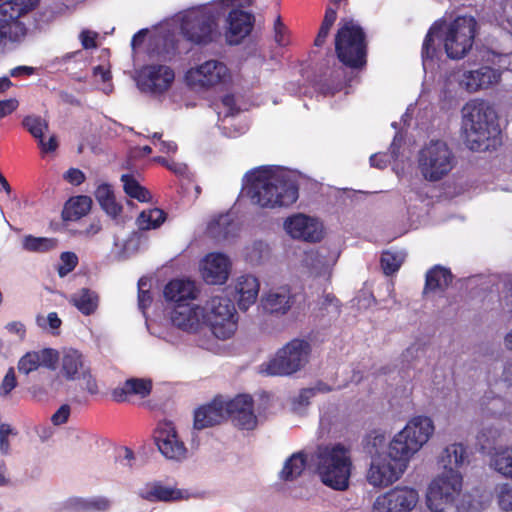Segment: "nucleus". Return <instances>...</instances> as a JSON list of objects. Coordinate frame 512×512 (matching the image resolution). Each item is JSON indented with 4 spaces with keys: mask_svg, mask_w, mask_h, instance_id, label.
<instances>
[{
    "mask_svg": "<svg viewBox=\"0 0 512 512\" xmlns=\"http://www.w3.org/2000/svg\"><path fill=\"white\" fill-rule=\"evenodd\" d=\"M92 199L86 195L71 197L64 205L62 216L65 221L75 222L89 213Z\"/></svg>",
    "mask_w": 512,
    "mask_h": 512,
    "instance_id": "nucleus-31",
    "label": "nucleus"
},
{
    "mask_svg": "<svg viewBox=\"0 0 512 512\" xmlns=\"http://www.w3.org/2000/svg\"><path fill=\"white\" fill-rule=\"evenodd\" d=\"M245 192L252 205L264 209L286 207L298 199L292 174L280 167H262L246 175Z\"/></svg>",
    "mask_w": 512,
    "mask_h": 512,
    "instance_id": "nucleus-2",
    "label": "nucleus"
},
{
    "mask_svg": "<svg viewBox=\"0 0 512 512\" xmlns=\"http://www.w3.org/2000/svg\"><path fill=\"white\" fill-rule=\"evenodd\" d=\"M59 360V353L53 348H43L26 352L18 361L17 369L20 374L29 375L40 368L54 370Z\"/></svg>",
    "mask_w": 512,
    "mask_h": 512,
    "instance_id": "nucleus-19",
    "label": "nucleus"
},
{
    "mask_svg": "<svg viewBox=\"0 0 512 512\" xmlns=\"http://www.w3.org/2000/svg\"><path fill=\"white\" fill-rule=\"evenodd\" d=\"M253 26V16L247 12L233 9L228 17L227 42L236 45L245 38Z\"/></svg>",
    "mask_w": 512,
    "mask_h": 512,
    "instance_id": "nucleus-24",
    "label": "nucleus"
},
{
    "mask_svg": "<svg viewBox=\"0 0 512 512\" xmlns=\"http://www.w3.org/2000/svg\"><path fill=\"white\" fill-rule=\"evenodd\" d=\"M274 40L280 46L288 44L287 28L278 16L274 22Z\"/></svg>",
    "mask_w": 512,
    "mask_h": 512,
    "instance_id": "nucleus-48",
    "label": "nucleus"
},
{
    "mask_svg": "<svg viewBox=\"0 0 512 512\" xmlns=\"http://www.w3.org/2000/svg\"><path fill=\"white\" fill-rule=\"evenodd\" d=\"M443 472L428 487L426 503L433 512H444L452 506L462 490L460 472L469 464L468 447L462 443L448 445L440 455Z\"/></svg>",
    "mask_w": 512,
    "mask_h": 512,
    "instance_id": "nucleus-3",
    "label": "nucleus"
},
{
    "mask_svg": "<svg viewBox=\"0 0 512 512\" xmlns=\"http://www.w3.org/2000/svg\"><path fill=\"white\" fill-rule=\"evenodd\" d=\"M94 197L101 209L112 219L116 220L123 207L117 202L112 186L107 183L99 184L94 192Z\"/></svg>",
    "mask_w": 512,
    "mask_h": 512,
    "instance_id": "nucleus-30",
    "label": "nucleus"
},
{
    "mask_svg": "<svg viewBox=\"0 0 512 512\" xmlns=\"http://www.w3.org/2000/svg\"><path fill=\"white\" fill-rule=\"evenodd\" d=\"M335 51L346 66L363 67L366 63V44L362 29L352 21L344 22L335 37Z\"/></svg>",
    "mask_w": 512,
    "mask_h": 512,
    "instance_id": "nucleus-11",
    "label": "nucleus"
},
{
    "mask_svg": "<svg viewBox=\"0 0 512 512\" xmlns=\"http://www.w3.org/2000/svg\"><path fill=\"white\" fill-rule=\"evenodd\" d=\"M202 308L190 303L175 304L172 306L171 321L174 326L187 332H195L200 326Z\"/></svg>",
    "mask_w": 512,
    "mask_h": 512,
    "instance_id": "nucleus-22",
    "label": "nucleus"
},
{
    "mask_svg": "<svg viewBox=\"0 0 512 512\" xmlns=\"http://www.w3.org/2000/svg\"><path fill=\"white\" fill-rule=\"evenodd\" d=\"M80 379L84 381V389L91 395H97L99 393V386L96 378L91 374L89 368L82 370Z\"/></svg>",
    "mask_w": 512,
    "mask_h": 512,
    "instance_id": "nucleus-47",
    "label": "nucleus"
},
{
    "mask_svg": "<svg viewBox=\"0 0 512 512\" xmlns=\"http://www.w3.org/2000/svg\"><path fill=\"white\" fill-rule=\"evenodd\" d=\"M202 308V319L213 335L229 339L237 330V311L234 302L226 295H213Z\"/></svg>",
    "mask_w": 512,
    "mask_h": 512,
    "instance_id": "nucleus-9",
    "label": "nucleus"
},
{
    "mask_svg": "<svg viewBox=\"0 0 512 512\" xmlns=\"http://www.w3.org/2000/svg\"><path fill=\"white\" fill-rule=\"evenodd\" d=\"M295 302V296L292 295L288 287H280L275 291H270L262 298L263 309L270 314L284 315Z\"/></svg>",
    "mask_w": 512,
    "mask_h": 512,
    "instance_id": "nucleus-25",
    "label": "nucleus"
},
{
    "mask_svg": "<svg viewBox=\"0 0 512 512\" xmlns=\"http://www.w3.org/2000/svg\"><path fill=\"white\" fill-rule=\"evenodd\" d=\"M319 311L322 316L332 314L337 317L341 313V303L334 294L327 293L319 304Z\"/></svg>",
    "mask_w": 512,
    "mask_h": 512,
    "instance_id": "nucleus-42",
    "label": "nucleus"
},
{
    "mask_svg": "<svg viewBox=\"0 0 512 512\" xmlns=\"http://www.w3.org/2000/svg\"><path fill=\"white\" fill-rule=\"evenodd\" d=\"M85 369L83 356L77 350L71 349L63 355L61 372L67 380L80 379V374Z\"/></svg>",
    "mask_w": 512,
    "mask_h": 512,
    "instance_id": "nucleus-33",
    "label": "nucleus"
},
{
    "mask_svg": "<svg viewBox=\"0 0 512 512\" xmlns=\"http://www.w3.org/2000/svg\"><path fill=\"white\" fill-rule=\"evenodd\" d=\"M227 418L242 430H253L257 426L254 400L250 395L240 394L226 401Z\"/></svg>",
    "mask_w": 512,
    "mask_h": 512,
    "instance_id": "nucleus-17",
    "label": "nucleus"
},
{
    "mask_svg": "<svg viewBox=\"0 0 512 512\" xmlns=\"http://www.w3.org/2000/svg\"><path fill=\"white\" fill-rule=\"evenodd\" d=\"M314 396H315V390H313L312 388L302 389L299 394V403L301 405H308L309 400Z\"/></svg>",
    "mask_w": 512,
    "mask_h": 512,
    "instance_id": "nucleus-62",
    "label": "nucleus"
},
{
    "mask_svg": "<svg viewBox=\"0 0 512 512\" xmlns=\"http://www.w3.org/2000/svg\"><path fill=\"white\" fill-rule=\"evenodd\" d=\"M97 34L95 32H91L89 30H85L81 33L82 45L85 49L96 47V38Z\"/></svg>",
    "mask_w": 512,
    "mask_h": 512,
    "instance_id": "nucleus-59",
    "label": "nucleus"
},
{
    "mask_svg": "<svg viewBox=\"0 0 512 512\" xmlns=\"http://www.w3.org/2000/svg\"><path fill=\"white\" fill-rule=\"evenodd\" d=\"M60 265L58 267V275L64 277L72 272L78 265V257L74 252H63L60 255Z\"/></svg>",
    "mask_w": 512,
    "mask_h": 512,
    "instance_id": "nucleus-44",
    "label": "nucleus"
},
{
    "mask_svg": "<svg viewBox=\"0 0 512 512\" xmlns=\"http://www.w3.org/2000/svg\"><path fill=\"white\" fill-rule=\"evenodd\" d=\"M461 135L464 145L474 152L495 150L501 145V129L489 103L474 99L462 107Z\"/></svg>",
    "mask_w": 512,
    "mask_h": 512,
    "instance_id": "nucleus-4",
    "label": "nucleus"
},
{
    "mask_svg": "<svg viewBox=\"0 0 512 512\" xmlns=\"http://www.w3.org/2000/svg\"><path fill=\"white\" fill-rule=\"evenodd\" d=\"M6 329L11 333H15L20 336H24L25 332H26L25 326L21 322H18V321H13V322L8 323L6 325Z\"/></svg>",
    "mask_w": 512,
    "mask_h": 512,
    "instance_id": "nucleus-61",
    "label": "nucleus"
},
{
    "mask_svg": "<svg viewBox=\"0 0 512 512\" xmlns=\"http://www.w3.org/2000/svg\"><path fill=\"white\" fill-rule=\"evenodd\" d=\"M375 237L373 241L378 244H386L394 240L397 236L386 233L387 226H375Z\"/></svg>",
    "mask_w": 512,
    "mask_h": 512,
    "instance_id": "nucleus-54",
    "label": "nucleus"
},
{
    "mask_svg": "<svg viewBox=\"0 0 512 512\" xmlns=\"http://www.w3.org/2000/svg\"><path fill=\"white\" fill-rule=\"evenodd\" d=\"M476 20L471 16H461L449 24L435 23L428 31L422 49L424 65L432 60L436 53L434 38L443 35L444 49L451 59H461L467 55L473 45Z\"/></svg>",
    "mask_w": 512,
    "mask_h": 512,
    "instance_id": "nucleus-5",
    "label": "nucleus"
},
{
    "mask_svg": "<svg viewBox=\"0 0 512 512\" xmlns=\"http://www.w3.org/2000/svg\"><path fill=\"white\" fill-rule=\"evenodd\" d=\"M222 104L227 109V111L225 113L226 116L234 114L235 100H234V97L232 95H226L222 99Z\"/></svg>",
    "mask_w": 512,
    "mask_h": 512,
    "instance_id": "nucleus-64",
    "label": "nucleus"
},
{
    "mask_svg": "<svg viewBox=\"0 0 512 512\" xmlns=\"http://www.w3.org/2000/svg\"><path fill=\"white\" fill-rule=\"evenodd\" d=\"M336 18V10L333 8H327L323 22L321 24V27L314 42L315 46L321 47L325 43L326 38L329 35L330 29L333 26L334 22L336 21Z\"/></svg>",
    "mask_w": 512,
    "mask_h": 512,
    "instance_id": "nucleus-41",
    "label": "nucleus"
},
{
    "mask_svg": "<svg viewBox=\"0 0 512 512\" xmlns=\"http://www.w3.org/2000/svg\"><path fill=\"white\" fill-rule=\"evenodd\" d=\"M38 144H39L41 150L46 153L54 152L58 147V142H57V138L55 135H51L49 137L48 141H45L44 138L42 137L38 141Z\"/></svg>",
    "mask_w": 512,
    "mask_h": 512,
    "instance_id": "nucleus-57",
    "label": "nucleus"
},
{
    "mask_svg": "<svg viewBox=\"0 0 512 512\" xmlns=\"http://www.w3.org/2000/svg\"><path fill=\"white\" fill-rule=\"evenodd\" d=\"M91 509L95 510H106L108 509L110 503L106 498H96L93 500H90Z\"/></svg>",
    "mask_w": 512,
    "mask_h": 512,
    "instance_id": "nucleus-63",
    "label": "nucleus"
},
{
    "mask_svg": "<svg viewBox=\"0 0 512 512\" xmlns=\"http://www.w3.org/2000/svg\"><path fill=\"white\" fill-rule=\"evenodd\" d=\"M174 78V71L170 67L148 65L140 70L137 85L143 92L161 94L170 88Z\"/></svg>",
    "mask_w": 512,
    "mask_h": 512,
    "instance_id": "nucleus-15",
    "label": "nucleus"
},
{
    "mask_svg": "<svg viewBox=\"0 0 512 512\" xmlns=\"http://www.w3.org/2000/svg\"><path fill=\"white\" fill-rule=\"evenodd\" d=\"M37 4L38 0H9L0 4V53L25 39L27 27L20 18Z\"/></svg>",
    "mask_w": 512,
    "mask_h": 512,
    "instance_id": "nucleus-7",
    "label": "nucleus"
},
{
    "mask_svg": "<svg viewBox=\"0 0 512 512\" xmlns=\"http://www.w3.org/2000/svg\"><path fill=\"white\" fill-rule=\"evenodd\" d=\"M146 285V280L144 278H140L138 281V302L141 309H146L152 302L150 291L144 289Z\"/></svg>",
    "mask_w": 512,
    "mask_h": 512,
    "instance_id": "nucleus-49",
    "label": "nucleus"
},
{
    "mask_svg": "<svg viewBox=\"0 0 512 512\" xmlns=\"http://www.w3.org/2000/svg\"><path fill=\"white\" fill-rule=\"evenodd\" d=\"M167 220V214L160 208H153L142 211L136 223L137 224H162Z\"/></svg>",
    "mask_w": 512,
    "mask_h": 512,
    "instance_id": "nucleus-43",
    "label": "nucleus"
},
{
    "mask_svg": "<svg viewBox=\"0 0 512 512\" xmlns=\"http://www.w3.org/2000/svg\"><path fill=\"white\" fill-rule=\"evenodd\" d=\"M286 233L293 239L316 243L324 237V226H283Z\"/></svg>",
    "mask_w": 512,
    "mask_h": 512,
    "instance_id": "nucleus-36",
    "label": "nucleus"
},
{
    "mask_svg": "<svg viewBox=\"0 0 512 512\" xmlns=\"http://www.w3.org/2000/svg\"><path fill=\"white\" fill-rule=\"evenodd\" d=\"M418 500L415 489L397 486L376 497L372 512H410Z\"/></svg>",
    "mask_w": 512,
    "mask_h": 512,
    "instance_id": "nucleus-14",
    "label": "nucleus"
},
{
    "mask_svg": "<svg viewBox=\"0 0 512 512\" xmlns=\"http://www.w3.org/2000/svg\"><path fill=\"white\" fill-rule=\"evenodd\" d=\"M234 220H235L234 213L232 211H227V212L219 213L217 216H215L211 220L210 224L226 225V224H232V222H234Z\"/></svg>",
    "mask_w": 512,
    "mask_h": 512,
    "instance_id": "nucleus-58",
    "label": "nucleus"
},
{
    "mask_svg": "<svg viewBox=\"0 0 512 512\" xmlns=\"http://www.w3.org/2000/svg\"><path fill=\"white\" fill-rule=\"evenodd\" d=\"M259 288V281L253 275H241L237 278L234 289L238 295V307L240 310L246 311L255 303Z\"/></svg>",
    "mask_w": 512,
    "mask_h": 512,
    "instance_id": "nucleus-27",
    "label": "nucleus"
},
{
    "mask_svg": "<svg viewBox=\"0 0 512 512\" xmlns=\"http://www.w3.org/2000/svg\"><path fill=\"white\" fill-rule=\"evenodd\" d=\"M213 8L214 6L191 10L183 16L181 30L189 41L196 44H206L213 40L215 31Z\"/></svg>",
    "mask_w": 512,
    "mask_h": 512,
    "instance_id": "nucleus-12",
    "label": "nucleus"
},
{
    "mask_svg": "<svg viewBox=\"0 0 512 512\" xmlns=\"http://www.w3.org/2000/svg\"><path fill=\"white\" fill-rule=\"evenodd\" d=\"M69 416H70V407L67 404H63L52 415L51 421L54 425H61L68 421Z\"/></svg>",
    "mask_w": 512,
    "mask_h": 512,
    "instance_id": "nucleus-51",
    "label": "nucleus"
},
{
    "mask_svg": "<svg viewBox=\"0 0 512 512\" xmlns=\"http://www.w3.org/2000/svg\"><path fill=\"white\" fill-rule=\"evenodd\" d=\"M17 379L13 367H10L6 372L1 385H0V396L6 397L16 387Z\"/></svg>",
    "mask_w": 512,
    "mask_h": 512,
    "instance_id": "nucleus-45",
    "label": "nucleus"
},
{
    "mask_svg": "<svg viewBox=\"0 0 512 512\" xmlns=\"http://www.w3.org/2000/svg\"><path fill=\"white\" fill-rule=\"evenodd\" d=\"M404 262V256L399 252L384 251L381 255L380 264L387 276L396 273Z\"/></svg>",
    "mask_w": 512,
    "mask_h": 512,
    "instance_id": "nucleus-39",
    "label": "nucleus"
},
{
    "mask_svg": "<svg viewBox=\"0 0 512 512\" xmlns=\"http://www.w3.org/2000/svg\"><path fill=\"white\" fill-rule=\"evenodd\" d=\"M396 149H397V146H396V142L394 141L391 145L390 157H388L386 154H380V153L373 154L370 157L371 165L376 168H379V169L385 168L388 165V163L390 162V158L395 159L397 157Z\"/></svg>",
    "mask_w": 512,
    "mask_h": 512,
    "instance_id": "nucleus-46",
    "label": "nucleus"
},
{
    "mask_svg": "<svg viewBox=\"0 0 512 512\" xmlns=\"http://www.w3.org/2000/svg\"><path fill=\"white\" fill-rule=\"evenodd\" d=\"M152 391V381L143 378H129L121 386L112 390V398L118 403L128 401L129 396L137 395L145 398Z\"/></svg>",
    "mask_w": 512,
    "mask_h": 512,
    "instance_id": "nucleus-26",
    "label": "nucleus"
},
{
    "mask_svg": "<svg viewBox=\"0 0 512 512\" xmlns=\"http://www.w3.org/2000/svg\"><path fill=\"white\" fill-rule=\"evenodd\" d=\"M141 498L149 502H169L182 498L179 489L162 485L160 482L153 483L150 488L140 494Z\"/></svg>",
    "mask_w": 512,
    "mask_h": 512,
    "instance_id": "nucleus-32",
    "label": "nucleus"
},
{
    "mask_svg": "<svg viewBox=\"0 0 512 512\" xmlns=\"http://www.w3.org/2000/svg\"><path fill=\"white\" fill-rule=\"evenodd\" d=\"M317 459V472L324 485L337 491L348 489L353 467L348 447L327 445L319 449Z\"/></svg>",
    "mask_w": 512,
    "mask_h": 512,
    "instance_id": "nucleus-6",
    "label": "nucleus"
},
{
    "mask_svg": "<svg viewBox=\"0 0 512 512\" xmlns=\"http://www.w3.org/2000/svg\"><path fill=\"white\" fill-rule=\"evenodd\" d=\"M453 279L454 276L449 268L434 265L426 272L423 293H444L452 284Z\"/></svg>",
    "mask_w": 512,
    "mask_h": 512,
    "instance_id": "nucleus-28",
    "label": "nucleus"
},
{
    "mask_svg": "<svg viewBox=\"0 0 512 512\" xmlns=\"http://www.w3.org/2000/svg\"><path fill=\"white\" fill-rule=\"evenodd\" d=\"M264 250H267V245L265 243L262 241L254 242L250 248V251L247 252V260L250 262H260Z\"/></svg>",
    "mask_w": 512,
    "mask_h": 512,
    "instance_id": "nucleus-50",
    "label": "nucleus"
},
{
    "mask_svg": "<svg viewBox=\"0 0 512 512\" xmlns=\"http://www.w3.org/2000/svg\"><path fill=\"white\" fill-rule=\"evenodd\" d=\"M307 466V456L303 452L293 453L284 463L280 478L284 481H293L300 477Z\"/></svg>",
    "mask_w": 512,
    "mask_h": 512,
    "instance_id": "nucleus-34",
    "label": "nucleus"
},
{
    "mask_svg": "<svg viewBox=\"0 0 512 512\" xmlns=\"http://www.w3.org/2000/svg\"><path fill=\"white\" fill-rule=\"evenodd\" d=\"M501 379L508 385H512V358L505 362Z\"/></svg>",
    "mask_w": 512,
    "mask_h": 512,
    "instance_id": "nucleus-60",
    "label": "nucleus"
},
{
    "mask_svg": "<svg viewBox=\"0 0 512 512\" xmlns=\"http://www.w3.org/2000/svg\"><path fill=\"white\" fill-rule=\"evenodd\" d=\"M22 125L38 141L49 128L48 122L45 119L35 115L26 116L22 121Z\"/></svg>",
    "mask_w": 512,
    "mask_h": 512,
    "instance_id": "nucleus-40",
    "label": "nucleus"
},
{
    "mask_svg": "<svg viewBox=\"0 0 512 512\" xmlns=\"http://www.w3.org/2000/svg\"><path fill=\"white\" fill-rule=\"evenodd\" d=\"M499 505L505 511L512 510V486L505 487L499 494Z\"/></svg>",
    "mask_w": 512,
    "mask_h": 512,
    "instance_id": "nucleus-52",
    "label": "nucleus"
},
{
    "mask_svg": "<svg viewBox=\"0 0 512 512\" xmlns=\"http://www.w3.org/2000/svg\"><path fill=\"white\" fill-rule=\"evenodd\" d=\"M229 78L226 65L218 60H208L201 65L191 68L186 73L190 85L210 87L225 82Z\"/></svg>",
    "mask_w": 512,
    "mask_h": 512,
    "instance_id": "nucleus-16",
    "label": "nucleus"
},
{
    "mask_svg": "<svg viewBox=\"0 0 512 512\" xmlns=\"http://www.w3.org/2000/svg\"><path fill=\"white\" fill-rule=\"evenodd\" d=\"M124 192L131 198L140 202H150L151 193L143 187L133 174H123L120 178Z\"/></svg>",
    "mask_w": 512,
    "mask_h": 512,
    "instance_id": "nucleus-37",
    "label": "nucleus"
},
{
    "mask_svg": "<svg viewBox=\"0 0 512 512\" xmlns=\"http://www.w3.org/2000/svg\"><path fill=\"white\" fill-rule=\"evenodd\" d=\"M434 432L433 421L417 416L398 432L387 454L372 458L367 481L374 487H386L397 481L407 468L409 459L429 440Z\"/></svg>",
    "mask_w": 512,
    "mask_h": 512,
    "instance_id": "nucleus-1",
    "label": "nucleus"
},
{
    "mask_svg": "<svg viewBox=\"0 0 512 512\" xmlns=\"http://www.w3.org/2000/svg\"><path fill=\"white\" fill-rule=\"evenodd\" d=\"M58 245V240L48 237H35L27 235L23 239V248L30 252L45 253L55 249Z\"/></svg>",
    "mask_w": 512,
    "mask_h": 512,
    "instance_id": "nucleus-38",
    "label": "nucleus"
},
{
    "mask_svg": "<svg viewBox=\"0 0 512 512\" xmlns=\"http://www.w3.org/2000/svg\"><path fill=\"white\" fill-rule=\"evenodd\" d=\"M64 179L73 185H80L85 181L84 173L76 168H70L64 175Z\"/></svg>",
    "mask_w": 512,
    "mask_h": 512,
    "instance_id": "nucleus-53",
    "label": "nucleus"
},
{
    "mask_svg": "<svg viewBox=\"0 0 512 512\" xmlns=\"http://www.w3.org/2000/svg\"><path fill=\"white\" fill-rule=\"evenodd\" d=\"M310 353L311 345L307 340L294 338L260 366L261 372L269 376L292 375L305 366Z\"/></svg>",
    "mask_w": 512,
    "mask_h": 512,
    "instance_id": "nucleus-10",
    "label": "nucleus"
},
{
    "mask_svg": "<svg viewBox=\"0 0 512 512\" xmlns=\"http://www.w3.org/2000/svg\"><path fill=\"white\" fill-rule=\"evenodd\" d=\"M202 267V277L207 284H224L230 273V260L222 253H210L204 261Z\"/></svg>",
    "mask_w": 512,
    "mask_h": 512,
    "instance_id": "nucleus-21",
    "label": "nucleus"
},
{
    "mask_svg": "<svg viewBox=\"0 0 512 512\" xmlns=\"http://www.w3.org/2000/svg\"><path fill=\"white\" fill-rule=\"evenodd\" d=\"M18 107L16 99L0 100V118L11 114Z\"/></svg>",
    "mask_w": 512,
    "mask_h": 512,
    "instance_id": "nucleus-55",
    "label": "nucleus"
},
{
    "mask_svg": "<svg viewBox=\"0 0 512 512\" xmlns=\"http://www.w3.org/2000/svg\"><path fill=\"white\" fill-rule=\"evenodd\" d=\"M490 467L506 479H512V445L493 447L489 452Z\"/></svg>",
    "mask_w": 512,
    "mask_h": 512,
    "instance_id": "nucleus-29",
    "label": "nucleus"
},
{
    "mask_svg": "<svg viewBox=\"0 0 512 512\" xmlns=\"http://www.w3.org/2000/svg\"><path fill=\"white\" fill-rule=\"evenodd\" d=\"M154 443L159 452L169 460L182 461L188 449L171 421L159 422L153 432Z\"/></svg>",
    "mask_w": 512,
    "mask_h": 512,
    "instance_id": "nucleus-13",
    "label": "nucleus"
},
{
    "mask_svg": "<svg viewBox=\"0 0 512 512\" xmlns=\"http://www.w3.org/2000/svg\"><path fill=\"white\" fill-rule=\"evenodd\" d=\"M500 79L501 71L489 66L464 71L458 76L459 85L470 93L494 86L499 83Z\"/></svg>",
    "mask_w": 512,
    "mask_h": 512,
    "instance_id": "nucleus-18",
    "label": "nucleus"
},
{
    "mask_svg": "<svg viewBox=\"0 0 512 512\" xmlns=\"http://www.w3.org/2000/svg\"><path fill=\"white\" fill-rule=\"evenodd\" d=\"M71 302L83 315L89 316L94 314L97 310L99 296L96 292L88 288H82L72 297Z\"/></svg>",
    "mask_w": 512,
    "mask_h": 512,
    "instance_id": "nucleus-35",
    "label": "nucleus"
},
{
    "mask_svg": "<svg viewBox=\"0 0 512 512\" xmlns=\"http://www.w3.org/2000/svg\"><path fill=\"white\" fill-rule=\"evenodd\" d=\"M418 169L429 182L445 178L457 164V158L450 146L443 140H431L418 152Z\"/></svg>",
    "mask_w": 512,
    "mask_h": 512,
    "instance_id": "nucleus-8",
    "label": "nucleus"
},
{
    "mask_svg": "<svg viewBox=\"0 0 512 512\" xmlns=\"http://www.w3.org/2000/svg\"><path fill=\"white\" fill-rule=\"evenodd\" d=\"M313 221L309 216L298 213L287 217L283 224H314Z\"/></svg>",
    "mask_w": 512,
    "mask_h": 512,
    "instance_id": "nucleus-56",
    "label": "nucleus"
},
{
    "mask_svg": "<svg viewBox=\"0 0 512 512\" xmlns=\"http://www.w3.org/2000/svg\"><path fill=\"white\" fill-rule=\"evenodd\" d=\"M163 294L165 300L174 306L193 302L199 295V289L189 279H172L165 285Z\"/></svg>",
    "mask_w": 512,
    "mask_h": 512,
    "instance_id": "nucleus-23",
    "label": "nucleus"
},
{
    "mask_svg": "<svg viewBox=\"0 0 512 512\" xmlns=\"http://www.w3.org/2000/svg\"><path fill=\"white\" fill-rule=\"evenodd\" d=\"M226 419V400L221 396H217L210 403L195 410L193 426L197 430H202L218 425Z\"/></svg>",
    "mask_w": 512,
    "mask_h": 512,
    "instance_id": "nucleus-20",
    "label": "nucleus"
}]
</instances>
